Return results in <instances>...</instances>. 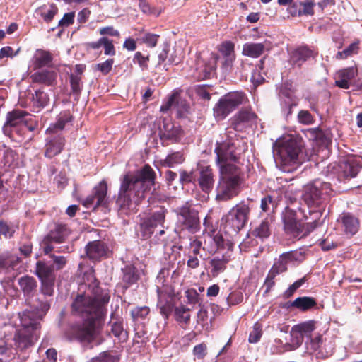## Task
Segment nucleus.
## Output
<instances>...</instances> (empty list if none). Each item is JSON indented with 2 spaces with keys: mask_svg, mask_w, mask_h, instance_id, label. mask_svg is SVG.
<instances>
[{
  "mask_svg": "<svg viewBox=\"0 0 362 362\" xmlns=\"http://www.w3.org/2000/svg\"><path fill=\"white\" fill-rule=\"evenodd\" d=\"M291 305L301 311H307L315 308L317 305V301L313 297L303 296L296 298Z\"/></svg>",
  "mask_w": 362,
  "mask_h": 362,
  "instance_id": "nucleus-41",
  "label": "nucleus"
},
{
  "mask_svg": "<svg viewBox=\"0 0 362 362\" xmlns=\"http://www.w3.org/2000/svg\"><path fill=\"white\" fill-rule=\"evenodd\" d=\"M54 60L53 54L49 50L37 49L35 50L32 58L33 69H40L44 67H52Z\"/></svg>",
  "mask_w": 362,
  "mask_h": 362,
  "instance_id": "nucleus-28",
  "label": "nucleus"
},
{
  "mask_svg": "<svg viewBox=\"0 0 362 362\" xmlns=\"http://www.w3.org/2000/svg\"><path fill=\"white\" fill-rule=\"evenodd\" d=\"M35 274L39 280L56 279L54 265L42 260L36 262Z\"/></svg>",
  "mask_w": 362,
  "mask_h": 362,
  "instance_id": "nucleus-33",
  "label": "nucleus"
},
{
  "mask_svg": "<svg viewBox=\"0 0 362 362\" xmlns=\"http://www.w3.org/2000/svg\"><path fill=\"white\" fill-rule=\"evenodd\" d=\"M57 72L49 69L36 71L30 75L33 83H42L47 86H54L57 83Z\"/></svg>",
  "mask_w": 362,
  "mask_h": 362,
  "instance_id": "nucleus-30",
  "label": "nucleus"
},
{
  "mask_svg": "<svg viewBox=\"0 0 362 362\" xmlns=\"http://www.w3.org/2000/svg\"><path fill=\"white\" fill-rule=\"evenodd\" d=\"M104 320H85L82 327H79L76 336L81 341H92L97 330L101 327Z\"/></svg>",
  "mask_w": 362,
  "mask_h": 362,
  "instance_id": "nucleus-21",
  "label": "nucleus"
},
{
  "mask_svg": "<svg viewBox=\"0 0 362 362\" xmlns=\"http://www.w3.org/2000/svg\"><path fill=\"white\" fill-rule=\"evenodd\" d=\"M262 334L261 325L258 323L255 324L252 331L249 336L250 343H257L261 338Z\"/></svg>",
  "mask_w": 362,
  "mask_h": 362,
  "instance_id": "nucleus-64",
  "label": "nucleus"
},
{
  "mask_svg": "<svg viewBox=\"0 0 362 362\" xmlns=\"http://www.w3.org/2000/svg\"><path fill=\"white\" fill-rule=\"evenodd\" d=\"M175 212L177 216V226L182 230H187L191 233H196L200 230V220L199 212L192 207L189 202L177 207Z\"/></svg>",
  "mask_w": 362,
  "mask_h": 362,
  "instance_id": "nucleus-10",
  "label": "nucleus"
},
{
  "mask_svg": "<svg viewBox=\"0 0 362 362\" xmlns=\"http://www.w3.org/2000/svg\"><path fill=\"white\" fill-rule=\"evenodd\" d=\"M277 275L279 274L270 269L264 283V286L266 288V293L270 292L271 289L274 286V279Z\"/></svg>",
  "mask_w": 362,
  "mask_h": 362,
  "instance_id": "nucleus-63",
  "label": "nucleus"
},
{
  "mask_svg": "<svg viewBox=\"0 0 362 362\" xmlns=\"http://www.w3.org/2000/svg\"><path fill=\"white\" fill-rule=\"evenodd\" d=\"M284 232L294 238H302L308 235L305 233V224L297 219L296 212L286 207L282 214Z\"/></svg>",
  "mask_w": 362,
  "mask_h": 362,
  "instance_id": "nucleus-14",
  "label": "nucleus"
},
{
  "mask_svg": "<svg viewBox=\"0 0 362 362\" xmlns=\"http://www.w3.org/2000/svg\"><path fill=\"white\" fill-rule=\"evenodd\" d=\"M337 221L341 223L343 231L346 235L353 236L359 230L358 218L350 212H343Z\"/></svg>",
  "mask_w": 362,
  "mask_h": 362,
  "instance_id": "nucleus-24",
  "label": "nucleus"
},
{
  "mask_svg": "<svg viewBox=\"0 0 362 362\" xmlns=\"http://www.w3.org/2000/svg\"><path fill=\"white\" fill-rule=\"evenodd\" d=\"M301 147L300 142L294 139H290L279 146L276 158L280 160L284 170H286L284 168L286 165L300 163L299 154Z\"/></svg>",
  "mask_w": 362,
  "mask_h": 362,
  "instance_id": "nucleus-12",
  "label": "nucleus"
},
{
  "mask_svg": "<svg viewBox=\"0 0 362 362\" xmlns=\"http://www.w3.org/2000/svg\"><path fill=\"white\" fill-rule=\"evenodd\" d=\"M69 83L71 87V94L75 96V99L78 100L83 90L82 76L78 75H69Z\"/></svg>",
  "mask_w": 362,
  "mask_h": 362,
  "instance_id": "nucleus-44",
  "label": "nucleus"
},
{
  "mask_svg": "<svg viewBox=\"0 0 362 362\" xmlns=\"http://www.w3.org/2000/svg\"><path fill=\"white\" fill-rule=\"evenodd\" d=\"M49 95L42 89L35 90V94L33 95V105L39 109L46 107L49 104Z\"/></svg>",
  "mask_w": 362,
  "mask_h": 362,
  "instance_id": "nucleus-46",
  "label": "nucleus"
},
{
  "mask_svg": "<svg viewBox=\"0 0 362 362\" xmlns=\"http://www.w3.org/2000/svg\"><path fill=\"white\" fill-rule=\"evenodd\" d=\"M158 134L163 143L165 141L178 143L183 136V130L180 126L175 125L170 119H164L159 127Z\"/></svg>",
  "mask_w": 362,
  "mask_h": 362,
  "instance_id": "nucleus-18",
  "label": "nucleus"
},
{
  "mask_svg": "<svg viewBox=\"0 0 362 362\" xmlns=\"http://www.w3.org/2000/svg\"><path fill=\"white\" fill-rule=\"evenodd\" d=\"M250 204L241 201L235 204L225 216V229L228 233H238L247 224L250 215Z\"/></svg>",
  "mask_w": 362,
  "mask_h": 362,
  "instance_id": "nucleus-7",
  "label": "nucleus"
},
{
  "mask_svg": "<svg viewBox=\"0 0 362 362\" xmlns=\"http://www.w3.org/2000/svg\"><path fill=\"white\" fill-rule=\"evenodd\" d=\"M219 51L222 54L223 57H235V45L231 41L223 42L221 44Z\"/></svg>",
  "mask_w": 362,
  "mask_h": 362,
  "instance_id": "nucleus-54",
  "label": "nucleus"
},
{
  "mask_svg": "<svg viewBox=\"0 0 362 362\" xmlns=\"http://www.w3.org/2000/svg\"><path fill=\"white\" fill-rule=\"evenodd\" d=\"M197 182L203 192L209 194L212 191L214 185V174L211 166H200L199 168Z\"/></svg>",
  "mask_w": 362,
  "mask_h": 362,
  "instance_id": "nucleus-22",
  "label": "nucleus"
},
{
  "mask_svg": "<svg viewBox=\"0 0 362 362\" xmlns=\"http://www.w3.org/2000/svg\"><path fill=\"white\" fill-rule=\"evenodd\" d=\"M18 284L26 300L31 305L35 293L37 291V282L33 276L25 275L18 279Z\"/></svg>",
  "mask_w": 362,
  "mask_h": 362,
  "instance_id": "nucleus-25",
  "label": "nucleus"
},
{
  "mask_svg": "<svg viewBox=\"0 0 362 362\" xmlns=\"http://www.w3.org/2000/svg\"><path fill=\"white\" fill-rule=\"evenodd\" d=\"M158 294L159 296L158 306L159 307L160 313L165 319H168L175 308V298L170 295H168L166 298H164V295L159 289H158Z\"/></svg>",
  "mask_w": 362,
  "mask_h": 362,
  "instance_id": "nucleus-32",
  "label": "nucleus"
},
{
  "mask_svg": "<svg viewBox=\"0 0 362 362\" xmlns=\"http://www.w3.org/2000/svg\"><path fill=\"white\" fill-rule=\"evenodd\" d=\"M85 250L87 257L93 262H100L107 258L110 252L107 243L101 240L88 242Z\"/></svg>",
  "mask_w": 362,
  "mask_h": 362,
  "instance_id": "nucleus-19",
  "label": "nucleus"
},
{
  "mask_svg": "<svg viewBox=\"0 0 362 362\" xmlns=\"http://www.w3.org/2000/svg\"><path fill=\"white\" fill-rule=\"evenodd\" d=\"M190 309L184 305L175 307L174 309L175 319L179 323L189 324L190 321Z\"/></svg>",
  "mask_w": 362,
  "mask_h": 362,
  "instance_id": "nucleus-45",
  "label": "nucleus"
},
{
  "mask_svg": "<svg viewBox=\"0 0 362 362\" xmlns=\"http://www.w3.org/2000/svg\"><path fill=\"white\" fill-rule=\"evenodd\" d=\"M273 221L272 216L265 218L251 231L252 235L262 240L269 238L271 235V226Z\"/></svg>",
  "mask_w": 362,
  "mask_h": 362,
  "instance_id": "nucleus-37",
  "label": "nucleus"
},
{
  "mask_svg": "<svg viewBox=\"0 0 362 362\" xmlns=\"http://www.w3.org/2000/svg\"><path fill=\"white\" fill-rule=\"evenodd\" d=\"M73 116L71 115L69 110H65L61 112L58 115L57 122L52 124L49 128H47L46 132L47 134L55 133L57 131L62 130L66 124L71 122L72 121Z\"/></svg>",
  "mask_w": 362,
  "mask_h": 362,
  "instance_id": "nucleus-38",
  "label": "nucleus"
},
{
  "mask_svg": "<svg viewBox=\"0 0 362 362\" xmlns=\"http://www.w3.org/2000/svg\"><path fill=\"white\" fill-rule=\"evenodd\" d=\"M322 208L319 207V209L316 210H309L308 214L304 215V218L305 220L309 221L306 223H304L305 227V234L309 235L317 227L321 225V223H320V220L322 216Z\"/></svg>",
  "mask_w": 362,
  "mask_h": 362,
  "instance_id": "nucleus-36",
  "label": "nucleus"
},
{
  "mask_svg": "<svg viewBox=\"0 0 362 362\" xmlns=\"http://www.w3.org/2000/svg\"><path fill=\"white\" fill-rule=\"evenodd\" d=\"M316 321L311 320L296 325L291 329V334H298L296 338L301 344L304 337L311 338V334L316 328Z\"/></svg>",
  "mask_w": 362,
  "mask_h": 362,
  "instance_id": "nucleus-29",
  "label": "nucleus"
},
{
  "mask_svg": "<svg viewBox=\"0 0 362 362\" xmlns=\"http://www.w3.org/2000/svg\"><path fill=\"white\" fill-rule=\"evenodd\" d=\"M246 148V144L238 139L230 138L221 143L217 142L214 152L216 154V162L218 168L223 165H234L229 161L238 162L239 155Z\"/></svg>",
  "mask_w": 362,
  "mask_h": 362,
  "instance_id": "nucleus-6",
  "label": "nucleus"
},
{
  "mask_svg": "<svg viewBox=\"0 0 362 362\" xmlns=\"http://www.w3.org/2000/svg\"><path fill=\"white\" fill-rule=\"evenodd\" d=\"M114 62V59H107L102 63L97 64L95 69L100 71L103 75H107L111 71Z\"/></svg>",
  "mask_w": 362,
  "mask_h": 362,
  "instance_id": "nucleus-59",
  "label": "nucleus"
},
{
  "mask_svg": "<svg viewBox=\"0 0 362 362\" xmlns=\"http://www.w3.org/2000/svg\"><path fill=\"white\" fill-rule=\"evenodd\" d=\"M175 108L177 110V117H184L189 112L190 105L187 100L180 96V91L177 90V98L176 99Z\"/></svg>",
  "mask_w": 362,
  "mask_h": 362,
  "instance_id": "nucleus-48",
  "label": "nucleus"
},
{
  "mask_svg": "<svg viewBox=\"0 0 362 362\" xmlns=\"http://www.w3.org/2000/svg\"><path fill=\"white\" fill-rule=\"evenodd\" d=\"M29 116L27 112L19 109L8 112L3 126L4 133L13 140L21 141L35 129V124Z\"/></svg>",
  "mask_w": 362,
  "mask_h": 362,
  "instance_id": "nucleus-5",
  "label": "nucleus"
},
{
  "mask_svg": "<svg viewBox=\"0 0 362 362\" xmlns=\"http://www.w3.org/2000/svg\"><path fill=\"white\" fill-rule=\"evenodd\" d=\"M21 327L14 334V344L19 350H24L32 346L40 336L41 328L40 317L34 310H26L19 313Z\"/></svg>",
  "mask_w": 362,
  "mask_h": 362,
  "instance_id": "nucleus-4",
  "label": "nucleus"
},
{
  "mask_svg": "<svg viewBox=\"0 0 362 362\" xmlns=\"http://www.w3.org/2000/svg\"><path fill=\"white\" fill-rule=\"evenodd\" d=\"M228 306H233L241 303L243 301V293L240 290H235L230 293L226 298Z\"/></svg>",
  "mask_w": 362,
  "mask_h": 362,
  "instance_id": "nucleus-52",
  "label": "nucleus"
},
{
  "mask_svg": "<svg viewBox=\"0 0 362 362\" xmlns=\"http://www.w3.org/2000/svg\"><path fill=\"white\" fill-rule=\"evenodd\" d=\"M107 185L103 180L93 189L92 194L86 198L83 205L86 208L94 205V209L105 206L107 204Z\"/></svg>",
  "mask_w": 362,
  "mask_h": 362,
  "instance_id": "nucleus-17",
  "label": "nucleus"
},
{
  "mask_svg": "<svg viewBox=\"0 0 362 362\" xmlns=\"http://www.w3.org/2000/svg\"><path fill=\"white\" fill-rule=\"evenodd\" d=\"M71 233L69 226L64 223H54V227L49 231L47 235V240H52L54 243L60 244L66 241Z\"/></svg>",
  "mask_w": 362,
  "mask_h": 362,
  "instance_id": "nucleus-26",
  "label": "nucleus"
},
{
  "mask_svg": "<svg viewBox=\"0 0 362 362\" xmlns=\"http://www.w3.org/2000/svg\"><path fill=\"white\" fill-rule=\"evenodd\" d=\"M86 45L88 48L91 49H98L103 47L104 54L107 56H115L116 54L113 40L105 36L100 37L97 41L88 42Z\"/></svg>",
  "mask_w": 362,
  "mask_h": 362,
  "instance_id": "nucleus-34",
  "label": "nucleus"
},
{
  "mask_svg": "<svg viewBox=\"0 0 362 362\" xmlns=\"http://www.w3.org/2000/svg\"><path fill=\"white\" fill-rule=\"evenodd\" d=\"M296 255L293 251L284 252L279 256V259L274 263L271 269L278 274L286 272L288 264L297 259Z\"/></svg>",
  "mask_w": 362,
  "mask_h": 362,
  "instance_id": "nucleus-35",
  "label": "nucleus"
},
{
  "mask_svg": "<svg viewBox=\"0 0 362 362\" xmlns=\"http://www.w3.org/2000/svg\"><path fill=\"white\" fill-rule=\"evenodd\" d=\"M122 281L126 288L135 284L139 279L136 268L132 265H127L122 269Z\"/></svg>",
  "mask_w": 362,
  "mask_h": 362,
  "instance_id": "nucleus-42",
  "label": "nucleus"
},
{
  "mask_svg": "<svg viewBox=\"0 0 362 362\" xmlns=\"http://www.w3.org/2000/svg\"><path fill=\"white\" fill-rule=\"evenodd\" d=\"M229 259L224 255L220 257H214L209 260L211 266V274L213 277H217L221 273L223 272L227 268V264Z\"/></svg>",
  "mask_w": 362,
  "mask_h": 362,
  "instance_id": "nucleus-39",
  "label": "nucleus"
},
{
  "mask_svg": "<svg viewBox=\"0 0 362 362\" xmlns=\"http://www.w3.org/2000/svg\"><path fill=\"white\" fill-rule=\"evenodd\" d=\"M361 158L349 156L339 164V179H349L354 177L358 173L361 166Z\"/></svg>",
  "mask_w": 362,
  "mask_h": 362,
  "instance_id": "nucleus-20",
  "label": "nucleus"
},
{
  "mask_svg": "<svg viewBox=\"0 0 362 362\" xmlns=\"http://www.w3.org/2000/svg\"><path fill=\"white\" fill-rule=\"evenodd\" d=\"M357 71L354 67H349L339 70L336 73L335 86L344 89L349 88L352 80L356 75Z\"/></svg>",
  "mask_w": 362,
  "mask_h": 362,
  "instance_id": "nucleus-31",
  "label": "nucleus"
},
{
  "mask_svg": "<svg viewBox=\"0 0 362 362\" xmlns=\"http://www.w3.org/2000/svg\"><path fill=\"white\" fill-rule=\"evenodd\" d=\"M298 120L300 124L310 125L314 123L315 119L308 110H300L298 113Z\"/></svg>",
  "mask_w": 362,
  "mask_h": 362,
  "instance_id": "nucleus-57",
  "label": "nucleus"
},
{
  "mask_svg": "<svg viewBox=\"0 0 362 362\" xmlns=\"http://www.w3.org/2000/svg\"><path fill=\"white\" fill-rule=\"evenodd\" d=\"M111 323V332L113 335L118 338L120 341H127L128 338V334L127 332L124 331V329L122 320H117Z\"/></svg>",
  "mask_w": 362,
  "mask_h": 362,
  "instance_id": "nucleus-49",
  "label": "nucleus"
},
{
  "mask_svg": "<svg viewBox=\"0 0 362 362\" xmlns=\"http://www.w3.org/2000/svg\"><path fill=\"white\" fill-rule=\"evenodd\" d=\"M58 11L57 6L53 3L49 5V8L44 4L37 9V12L46 23H50L57 14Z\"/></svg>",
  "mask_w": 362,
  "mask_h": 362,
  "instance_id": "nucleus-43",
  "label": "nucleus"
},
{
  "mask_svg": "<svg viewBox=\"0 0 362 362\" xmlns=\"http://www.w3.org/2000/svg\"><path fill=\"white\" fill-rule=\"evenodd\" d=\"M318 49L314 47L301 45L294 49L290 54V63L293 66L301 68L302 65L310 59H315Z\"/></svg>",
  "mask_w": 362,
  "mask_h": 362,
  "instance_id": "nucleus-15",
  "label": "nucleus"
},
{
  "mask_svg": "<svg viewBox=\"0 0 362 362\" xmlns=\"http://www.w3.org/2000/svg\"><path fill=\"white\" fill-rule=\"evenodd\" d=\"M21 259L10 251L0 252V274L5 275L13 272Z\"/></svg>",
  "mask_w": 362,
  "mask_h": 362,
  "instance_id": "nucleus-23",
  "label": "nucleus"
},
{
  "mask_svg": "<svg viewBox=\"0 0 362 362\" xmlns=\"http://www.w3.org/2000/svg\"><path fill=\"white\" fill-rule=\"evenodd\" d=\"M83 279L81 293L76 294L71 305L72 313L85 320H104L110 298L109 290L100 286L93 269L86 272Z\"/></svg>",
  "mask_w": 362,
  "mask_h": 362,
  "instance_id": "nucleus-1",
  "label": "nucleus"
},
{
  "mask_svg": "<svg viewBox=\"0 0 362 362\" xmlns=\"http://www.w3.org/2000/svg\"><path fill=\"white\" fill-rule=\"evenodd\" d=\"M18 158V154L12 148H8L4 151L3 159L5 161V164L11 165L14 161Z\"/></svg>",
  "mask_w": 362,
  "mask_h": 362,
  "instance_id": "nucleus-62",
  "label": "nucleus"
},
{
  "mask_svg": "<svg viewBox=\"0 0 362 362\" xmlns=\"http://www.w3.org/2000/svg\"><path fill=\"white\" fill-rule=\"evenodd\" d=\"M45 139L44 156L47 158H52L60 154L66 144L65 137L62 134H48Z\"/></svg>",
  "mask_w": 362,
  "mask_h": 362,
  "instance_id": "nucleus-16",
  "label": "nucleus"
},
{
  "mask_svg": "<svg viewBox=\"0 0 362 362\" xmlns=\"http://www.w3.org/2000/svg\"><path fill=\"white\" fill-rule=\"evenodd\" d=\"M177 98V90H174L172 93L168 95L166 100L163 101L160 106V111L162 112H167L171 107L175 105L176 99Z\"/></svg>",
  "mask_w": 362,
  "mask_h": 362,
  "instance_id": "nucleus-53",
  "label": "nucleus"
},
{
  "mask_svg": "<svg viewBox=\"0 0 362 362\" xmlns=\"http://www.w3.org/2000/svg\"><path fill=\"white\" fill-rule=\"evenodd\" d=\"M156 177V172L148 164L123 175L116 200L119 213L136 214L138 205L145 198V193L155 185Z\"/></svg>",
  "mask_w": 362,
  "mask_h": 362,
  "instance_id": "nucleus-2",
  "label": "nucleus"
},
{
  "mask_svg": "<svg viewBox=\"0 0 362 362\" xmlns=\"http://www.w3.org/2000/svg\"><path fill=\"white\" fill-rule=\"evenodd\" d=\"M244 182V173L236 165L220 166L218 180L216 187V201L225 202L238 197Z\"/></svg>",
  "mask_w": 362,
  "mask_h": 362,
  "instance_id": "nucleus-3",
  "label": "nucleus"
},
{
  "mask_svg": "<svg viewBox=\"0 0 362 362\" xmlns=\"http://www.w3.org/2000/svg\"><path fill=\"white\" fill-rule=\"evenodd\" d=\"M332 193L330 183L315 180L305 187L303 199L309 208L321 207L327 202Z\"/></svg>",
  "mask_w": 362,
  "mask_h": 362,
  "instance_id": "nucleus-9",
  "label": "nucleus"
},
{
  "mask_svg": "<svg viewBox=\"0 0 362 362\" xmlns=\"http://www.w3.org/2000/svg\"><path fill=\"white\" fill-rule=\"evenodd\" d=\"M247 101L243 91H233L221 97L213 108V115L217 121L224 119L240 105Z\"/></svg>",
  "mask_w": 362,
  "mask_h": 362,
  "instance_id": "nucleus-8",
  "label": "nucleus"
},
{
  "mask_svg": "<svg viewBox=\"0 0 362 362\" xmlns=\"http://www.w3.org/2000/svg\"><path fill=\"white\" fill-rule=\"evenodd\" d=\"M50 258L52 259L54 270L59 271L65 267L67 264L66 257L64 256H58L54 254L50 255Z\"/></svg>",
  "mask_w": 362,
  "mask_h": 362,
  "instance_id": "nucleus-61",
  "label": "nucleus"
},
{
  "mask_svg": "<svg viewBox=\"0 0 362 362\" xmlns=\"http://www.w3.org/2000/svg\"><path fill=\"white\" fill-rule=\"evenodd\" d=\"M55 281L56 279L40 280V292L42 296H36L31 302V306L40 317H44L50 309L51 302L47 298L53 296Z\"/></svg>",
  "mask_w": 362,
  "mask_h": 362,
  "instance_id": "nucleus-11",
  "label": "nucleus"
},
{
  "mask_svg": "<svg viewBox=\"0 0 362 362\" xmlns=\"http://www.w3.org/2000/svg\"><path fill=\"white\" fill-rule=\"evenodd\" d=\"M149 55L144 56L141 52H136L133 57L134 63H136L142 70L148 69Z\"/></svg>",
  "mask_w": 362,
  "mask_h": 362,
  "instance_id": "nucleus-56",
  "label": "nucleus"
},
{
  "mask_svg": "<svg viewBox=\"0 0 362 362\" xmlns=\"http://www.w3.org/2000/svg\"><path fill=\"white\" fill-rule=\"evenodd\" d=\"M299 5L303 7L299 12V16L303 15H313V7L315 5L314 0H305L303 2H300Z\"/></svg>",
  "mask_w": 362,
  "mask_h": 362,
  "instance_id": "nucleus-58",
  "label": "nucleus"
},
{
  "mask_svg": "<svg viewBox=\"0 0 362 362\" xmlns=\"http://www.w3.org/2000/svg\"><path fill=\"white\" fill-rule=\"evenodd\" d=\"M275 207L276 204L272 195H267L262 198L260 208L262 211L267 213L274 211Z\"/></svg>",
  "mask_w": 362,
  "mask_h": 362,
  "instance_id": "nucleus-55",
  "label": "nucleus"
},
{
  "mask_svg": "<svg viewBox=\"0 0 362 362\" xmlns=\"http://www.w3.org/2000/svg\"><path fill=\"white\" fill-rule=\"evenodd\" d=\"M265 50L263 43L247 42L243 46L242 54L251 58H258Z\"/></svg>",
  "mask_w": 362,
  "mask_h": 362,
  "instance_id": "nucleus-40",
  "label": "nucleus"
},
{
  "mask_svg": "<svg viewBox=\"0 0 362 362\" xmlns=\"http://www.w3.org/2000/svg\"><path fill=\"white\" fill-rule=\"evenodd\" d=\"M168 211L163 206H154L151 215L144 218L140 223V232L144 238H150L158 226H163Z\"/></svg>",
  "mask_w": 362,
  "mask_h": 362,
  "instance_id": "nucleus-13",
  "label": "nucleus"
},
{
  "mask_svg": "<svg viewBox=\"0 0 362 362\" xmlns=\"http://www.w3.org/2000/svg\"><path fill=\"white\" fill-rule=\"evenodd\" d=\"M307 281L306 276H303V278L296 281L293 284H291L288 288L285 291L284 296L286 298L291 297L295 291L298 289L300 286H302L305 281Z\"/></svg>",
  "mask_w": 362,
  "mask_h": 362,
  "instance_id": "nucleus-60",
  "label": "nucleus"
},
{
  "mask_svg": "<svg viewBox=\"0 0 362 362\" xmlns=\"http://www.w3.org/2000/svg\"><path fill=\"white\" fill-rule=\"evenodd\" d=\"M16 229L17 227L9 224L6 221L0 220V238L3 237L5 239L13 238Z\"/></svg>",
  "mask_w": 362,
  "mask_h": 362,
  "instance_id": "nucleus-50",
  "label": "nucleus"
},
{
  "mask_svg": "<svg viewBox=\"0 0 362 362\" xmlns=\"http://www.w3.org/2000/svg\"><path fill=\"white\" fill-rule=\"evenodd\" d=\"M119 358L110 351L101 352L98 356L91 358L88 362H118Z\"/></svg>",
  "mask_w": 362,
  "mask_h": 362,
  "instance_id": "nucleus-51",
  "label": "nucleus"
},
{
  "mask_svg": "<svg viewBox=\"0 0 362 362\" xmlns=\"http://www.w3.org/2000/svg\"><path fill=\"white\" fill-rule=\"evenodd\" d=\"M185 161V157L181 151L173 152L168 154L166 158L161 160L163 166L171 168L176 165L182 163Z\"/></svg>",
  "mask_w": 362,
  "mask_h": 362,
  "instance_id": "nucleus-47",
  "label": "nucleus"
},
{
  "mask_svg": "<svg viewBox=\"0 0 362 362\" xmlns=\"http://www.w3.org/2000/svg\"><path fill=\"white\" fill-rule=\"evenodd\" d=\"M256 114L249 109H242L230 119V127L235 131H241L243 124L255 120Z\"/></svg>",
  "mask_w": 362,
  "mask_h": 362,
  "instance_id": "nucleus-27",
  "label": "nucleus"
}]
</instances>
